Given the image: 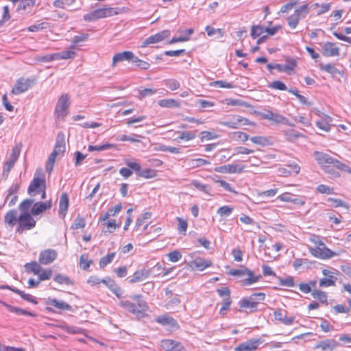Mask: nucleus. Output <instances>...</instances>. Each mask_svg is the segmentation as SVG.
<instances>
[{
  "label": "nucleus",
  "instance_id": "f257e3e1",
  "mask_svg": "<svg viewBox=\"0 0 351 351\" xmlns=\"http://www.w3.org/2000/svg\"><path fill=\"white\" fill-rule=\"evenodd\" d=\"M24 267L27 273L36 275L38 278V280H35L34 278L29 279L27 283L29 288L38 287L40 281L49 280L53 274L51 269H44L36 261L27 263L24 265Z\"/></svg>",
  "mask_w": 351,
  "mask_h": 351
},
{
  "label": "nucleus",
  "instance_id": "f03ea898",
  "mask_svg": "<svg viewBox=\"0 0 351 351\" xmlns=\"http://www.w3.org/2000/svg\"><path fill=\"white\" fill-rule=\"evenodd\" d=\"M309 241L314 245L313 247H308V251L313 256L326 260L337 255L335 252L326 245L319 235L311 234L309 237Z\"/></svg>",
  "mask_w": 351,
  "mask_h": 351
},
{
  "label": "nucleus",
  "instance_id": "7ed1b4c3",
  "mask_svg": "<svg viewBox=\"0 0 351 351\" xmlns=\"http://www.w3.org/2000/svg\"><path fill=\"white\" fill-rule=\"evenodd\" d=\"M66 151L65 136L62 132L57 134L56 141L52 152L48 157L46 162V171L51 173L53 171V165L57 158L63 157Z\"/></svg>",
  "mask_w": 351,
  "mask_h": 351
},
{
  "label": "nucleus",
  "instance_id": "20e7f679",
  "mask_svg": "<svg viewBox=\"0 0 351 351\" xmlns=\"http://www.w3.org/2000/svg\"><path fill=\"white\" fill-rule=\"evenodd\" d=\"M132 298L135 302L128 300L121 301L119 305L133 315L143 316L149 308L146 302L142 299L141 295H133Z\"/></svg>",
  "mask_w": 351,
  "mask_h": 351
},
{
  "label": "nucleus",
  "instance_id": "39448f33",
  "mask_svg": "<svg viewBox=\"0 0 351 351\" xmlns=\"http://www.w3.org/2000/svg\"><path fill=\"white\" fill-rule=\"evenodd\" d=\"M314 156L317 163L322 169L331 165L339 170L346 171L351 174V168L350 167L326 153L317 151L314 152Z\"/></svg>",
  "mask_w": 351,
  "mask_h": 351
},
{
  "label": "nucleus",
  "instance_id": "423d86ee",
  "mask_svg": "<svg viewBox=\"0 0 351 351\" xmlns=\"http://www.w3.org/2000/svg\"><path fill=\"white\" fill-rule=\"evenodd\" d=\"M44 189H47L45 173L42 168L39 167L36 169L28 186L27 193L29 195L34 197L40 194V191Z\"/></svg>",
  "mask_w": 351,
  "mask_h": 351
},
{
  "label": "nucleus",
  "instance_id": "0eeeda50",
  "mask_svg": "<svg viewBox=\"0 0 351 351\" xmlns=\"http://www.w3.org/2000/svg\"><path fill=\"white\" fill-rule=\"evenodd\" d=\"M309 3H304L294 10V12L287 18L288 26L291 29H295L302 19L305 18L309 13Z\"/></svg>",
  "mask_w": 351,
  "mask_h": 351
},
{
  "label": "nucleus",
  "instance_id": "6e6552de",
  "mask_svg": "<svg viewBox=\"0 0 351 351\" xmlns=\"http://www.w3.org/2000/svg\"><path fill=\"white\" fill-rule=\"evenodd\" d=\"M119 12L117 8H101L84 15V20L88 22L95 21L101 19L117 15Z\"/></svg>",
  "mask_w": 351,
  "mask_h": 351
},
{
  "label": "nucleus",
  "instance_id": "1a4fd4ad",
  "mask_svg": "<svg viewBox=\"0 0 351 351\" xmlns=\"http://www.w3.org/2000/svg\"><path fill=\"white\" fill-rule=\"evenodd\" d=\"M265 298V294L262 292L254 293L247 298H243L240 303V308H248L250 312L256 311L258 304Z\"/></svg>",
  "mask_w": 351,
  "mask_h": 351
},
{
  "label": "nucleus",
  "instance_id": "9d476101",
  "mask_svg": "<svg viewBox=\"0 0 351 351\" xmlns=\"http://www.w3.org/2000/svg\"><path fill=\"white\" fill-rule=\"evenodd\" d=\"M31 213H21L18 217L16 232L22 234L25 230H29L36 226V222Z\"/></svg>",
  "mask_w": 351,
  "mask_h": 351
},
{
  "label": "nucleus",
  "instance_id": "9b49d317",
  "mask_svg": "<svg viewBox=\"0 0 351 351\" xmlns=\"http://www.w3.org/2000/svg\"><path fill=\"white\" fill-rule=\"evenodd\" d=\"M69 105V95L66 93L62 94L58 98L54 111L57 119H63L67 115Z\"/></svg>",
  "mask_w": 351,
  "mask_h": 351
},
{
  "label": "nucleus",
  "instance_id": "f8f14e48",
  "mask_svg": "<svg viewBox=\"0 0 351 351\" xmlns=\"http://www.w3.org/2000/svg\"><path fill=\"white\" fill-rule=\"evenodd\" d=\"M228 274L230 276H237L241 279L244 277L245 274L250 275L247 281H245L244 284H254L258 282L261 278V275H255L254 271L245 267L241 269H232L230 270Z\"/></svg>",
  "mask_w": 351,
  "mask_h": 351
},
{
  "label": "nucleus",
  "instance_id": "ddd939ff",
  "mask_svg": "<svg viewBox=\"0 0 351 351\" xmlns=\"http://www.w3.org/2000/svg\"><path fill=\"white\" fill-rule=\"evenodd\" d=\"M159 351H187L183 344L173 339H164L159 343Z\"/></svg>",
  "mask_w": 351,
  "mask_h": 351
},
{
  "label": "nucleus",
  "instance_id": "4468645a",
  "mask_svg": "<svg viewBox=\"0 0 351 351\" xmlns=\"http://www.w3.org/2000/svg\"><path fill=\"white\" fill-rule=\"evenodd\" d=\"M230 117H232V120L221 121L219 123L220 125L231 129H237L241 125H254L255 124L254 123L251 122L247 118L240 115L233 114Z\"/></svg>",
  "mask_w": 351,
  "mask_h": 351
},
{
  "label": "nucleus",
  "instance_id": "2eb2a0df",
  "mask_svg": "<svg viewBox=\"0 0 351 351\" xmlns=\"http://www.w3.org/2000/svg\"><path fill=\"white\" fill-rule=\"evenodd\" d=\"M217 292L219 297L226 298L225 301H222L221 302V306L219 312L220 315L223 316L226 315V311L230 308L232 304V299L230 296L231 292L230 289L227 287H223L217 289Z\"/></svg>",
  "mask_w": 351,
  "mask_h": 351
},
{
  "label": "nucleus",
  "instance_id": "dca6fc26",
  "mask_svg": "<svg viewBox=\"0 0 351 351\" xmlns=\"http://www.w3.org/2000/svg\"><path fill=\"white\" fill-rule=\"evenodd\" d=\"M263 340L261 338H252L239 343L234 348V351H257Z\"/></svg>",
  "mask_w": 351,
  "mask_h": 351
},
{
  "label": "nucleus",
  "instance_id": "f3484780",
  "mask_svg": "<svg viewBox=\"0 0 351 351\" xmlns=\"http://www.w3.org/2000/svg\"><path fill=\"white\" fill-rule=\"evenodd\" d=\"M171 32L168 29L162 30L160 32L156 33L154 35H152L146 38L141 45L142 47H146L150 45L155 44L163 41L166 38L170 36Z\"/></svg>",
  "mask_w": 351,
  "mask_h": 351
},
{
  "label": "nucleus",
  "instance_id": "a211bd4d",
  "mask_svg": "<svg viewBox=\"0 0 351 351\" xmlns=\"http://www.w3.org/2000/svg\"><path fill=\"white\" fill-rule=\"evenodd\" d=\"M188 266L191 270L202 271L206 269L212 267L213 261L210 259L197 257L195 259L191 261L188 263Z\"/></svg>",
  "mask_w": 351,
  "mask_h": 351
},
{
  "label": "nucleus",
  "instance_id": "6ab92c4d",
  "mask_svg": "<svg viewBox=\"0 0 351 351\" xmlns=\"http://www.w3.org/2000/svg\"><path fill=\"white\" fill-rule=\"evenodd\" d=\"M156 322L161 326H167L169 330H178L180 328L178 322L167 313L158 316L156 318Z\"/></svg>",
  "mask_w": 351,
  "mask_h": 351
},
{
  "label": "nucleus",
  "instance_id": "aec40b11",
  "mask_svg": "<svg viewBox=\"0 0 351 351\" xmlns=\"http://www.w3.org/2000/svg\"><path fill=\"white\" fill-rule=\"evenodd\" d=\"M47 304L50 306H47L46 309L49 312H54V308L60 311H72V306L67 302L63 300H58L56 298H49L47 301Z\"/></svg>",
  "mask_w": 351,
  "mask_h": 351
},
{
  "label": "nucleus",
  "instance_id": "412c9836",
  "mask_svg": "<svg viewBox=\"0 0 351 351\" xmlns=\"http://www.w3.org/2000/svg\"><path fill=\"white\" fill-rule=\"evenodd\" d=\"M34 80L20 77L17 80L15 86L12 89L11 93L13 95H19L27 90L34 84Z\"/></svg>",
  "mask_w": 351,
  "mask_h": 351
},
{
  "label": "nucleus",
  "instance_id": "4be33fe9",
  "mask_svg": "<svg viewBox=\"0 0 351 351\" xmlns=\"http://www.w3.org/2000/svg\"><path fill=\"white\" fill-rule=\"evenodd\" d=\"M58 256V252L55 250L47 249L40 252L38 264L49 265L53 263Z\"/></svg>",
  "mask_w": 351,
  "mask_h": 351
},
{
  "label": "nucleus",
  "instance_id": "5701e85b",
  "mask_svg": "<svg viewBox=\"0 0 351 351\" xmlns=\"http://www.w3.org/2000/svg\"><path fill=\"white\" fill-rule=\"evenodd\" d=\"M110 215L108 212L106 213L102 216H100L99 218V221L103 226V228L105 229L106 232L109 233L113 232L117 228L120 227V223H117L114 219L109 221V217Z\"/></svg>",
  "mask_w": 351,
  "mask_h": 351
},
{
  "label": "nucleus",
  "instance_id": "b1692460",
  "mask_svg": "<svg viewBox=\"0 0 351 351\" xmlns=\"http://www.w3.org/2000/svg\"><path fill=\"white\" fill-rule=\"evenodd\" d=\"M300 171V167L295 162H291L286 167H279L278 172L279 176L288 177L292 175H298Z\"/></svg>",
  "mask_w": 351,
  "mask_h": 351
},
{
  "label": "nucleus",
  "instance_id": "393cba45",
  "mask_svg": "<svg viewBox=\"0 0 351 351\" xmlns=\"http://www.w3.org/2000/svg\"><path fill=\"white\" fill-rule=\"evenodd\" d=\"M339 346L338 342L333 339H326L319 341L316 343L313 348L315 350H321L322 351H333Z\"/></svg>",
  "mask_w": 351,
  "mask_h": 351
},
{
  "label": "nucleus",
  "instance_id": "a878e982",
  "mask_svg": "<svg viewBox=\"0 0 351 351\" xmlns=\"http://www.w3.org/2000/svg\"><path fill=\"white\" fill-rule=\"evenodd\" d=\"M244 169V165H241L239 164H228L215 167V171L216 172L223 173H240L243 171Z\"/></svg>",
  "mask_w": 351,
  "mask_h": 351
},
{
  "label": "nucleus",
  "instance_id": "bb28decb",
  "mask_svg": "<svg viewBox=\"0 0 351 351\" xmlns=\"http://www.w3.org/2000/svg\"><path fill=\"white\" fill-rule=\"evenodd\" d=\"M261 117L263 119L274 121L276 123L288 124L289 120L282 114L267 110L265 112L261 113Z\"/></svg>",
  "mask_w": 351,
  "mask_h": 351
},
{
  "label": "nucleus",
  "instance_id": "cd10ccee",
  "mask_svg": "<svg viewBox=\"0 0 351 351\" xmlns=\"http://www.w3.org/2000/svg\"><path fill=\"white\" fill-rule=\"evenodd\" d=\"M152 273L151 269L142 268L136 270L132 274L129 282L131 284L142 282L148 278Z\"/></svg>",
  "mask_w": 351,
  "mask_h": 351
},
{
  "label": "nucleus",
  "instance_id": "c85d7f7f",
  "mask_svg": "<svg viewBox=\"0 0 351 351\" xmlns=\"http://www.w3.org/2000/svg\"><path fill=\"white\" fill-rule=\"evenodd\" d=\"M58 206V215L60 218L64 219L69 207V197L66 193L61 194Z\"/></svg>",
  "mask_w": 351,
  "mask_h": 351
},
{
  "label": "nucleus",
  "instance_id": "c756f323",
  "mask_svg": "<svg viewBox=\"0 0 351 351\" xmlns=\"http://www.w3.org/2000/svg\"><path fill=\"white\" fill-rule=\"evenodd\" d=\"M339 48L337 45L332 42H326L322 46V54L326 57L339 56Z\"/></svg>",
  "mask_w": 351,
  "mask_h": 351
},
{
  "label": "nucleus",
  "instance_id": "7c9ffc66",
  "mask_svg": "<svg viewBox=\"0 0 351 351\" xmlns=\"http://www.w3.org/2000/svg\"><path fill=\"white\" fill-rule=\"evenodd\" d=\"M52 207L51 199L45 202H38L35 203L31 210V214L34 216L42 214Z\"/></svg>",
  "mask_w": 351,
  "mask_h": 351
},
{
  "label": "nucleus",
  "instance_id": "2f4dec72",
  "mask_svg": "<svg viewBox=\"0 0 351 351\" xmlns=\"http://www.w3.org/2000/svg\"><path fill=\"white\" fill-rule=\"evenodd\" d=\"M101 283L104 284L108 289L119 298H121L122 290L116 282L110 277H106L101 280Z\"/></svg>",
  "mask_w": 351,
  "mask_h": 351
},
{
  "label": "nucleus",
  "instance_id": "473e14b6",
  "mask_svg": "<svg viewBox=\"0 0 351 351\" xmlns=\"http://www.w3.org/2000/svg\"><path fill=\"white\" fill-rule=\"evenodd\" d=\"M134 54L130 51H125L121 53H116L112 58V66L114 67L116 64L123 60L132 61Z\"/></svg>",
  "mask_w": 351,
  "mask_h": 351
},
{
  "label": "nucleus",
  "instance_id": "72a5a7b5",
  "mask_svg": "<svg viewBox=\"0 0 351 351\" xmlns=\"http://www.w3.org/2000/svg\"><path fill=\"white\" fill-rule=\"evenodd\" d=\"M274 317L276 320L280 322L285 325H291L295 320L294 316L287 317L280 309L274 311Z\"/></svg>",
  "mask_w": 351,
  "mask_h": 351
},
{
  "label": "nucleus",
  "instance_id": "f704fd0d",
  "mask_svg": "<svg viewBox=\"0 0 351 351\" xmlns=\"http://www.w3.org/2000/svg\"><path fill=\"white\" fill-rule=\"evenodd\" d=\"M17 211L15 209L8 210L4 216V222L10 228H13L18 222Z\"/></svg>",
  "mask_w": 351,
  "mask_h": 351
},
{
  "label": "nucleus",
  "instance_id": "c9c22d12",
  "mask_svg": "<svg viewBox=\"0 0 351 351\" xmlns=\"http://www.w3.org/2000/svg\"><path fill=\"white\" fill-rule=\"evenodd\" d=\"M278 199L284 202H291L300 206L305 204V200L302 198H293L290 193L286 192L278 196Z\"/></svg>",
  "mask_w": 351,
  "mask_h": 351
},
{
  "label": "nucleus",
  "instance_id": "e433bc0d",
  "mask_svg": "<svg viewBox=\"0 0 351 351\" xmlns=\"http://www.w3.org/2000/svg\"><path fill=\"white\" fill-rule=\"evenodd\" d=\"M250 141L257 145L265 147L273 145L271 138L265 136H254L250 138Z\"/></svg>",
  "mask_w": 351,
  "mask_h": 351
},
{
  "label": "nucleus",
  "instance_id": "4c0bfd02",
  "mask_svg": "<svg viewBox=\"0 0 351 351\" xmlns=\"http://www.w3.org/2000/svg\"><path fill=\"white\" fill-rule=\"evenodd\" d=\"M158 105L161 108H178L180 107V101L173 98L160 99L158 101Z\"/></svg>",
  "mask_w": 351,
  "mask_h": 351
},
{
  "label": "nucleus",
  "instance_id": "58836bf2",
  "mask_svg": "<svg viewBox=\"0 0 351 351\" xmlns=\"http://www.w3.org/2000/svg\"><path fill=\"white\" fill-rule=\"evenodd\" d=\"M86 221L85 217L78 214L73 222L71 225V230L74 231L84 230L86 227Z\"/></svg>",
  "mask_w": 351,
  "mask_h": 351
},
{
  "label": "nucleus",
  "instance_id": "ea45409f",
  "mask_svg": "<svg viewBox=\"0 0 351 351\" xmlns=\"http://www.w3.org/2000/svg\"><path fill=\"white\" fill-rule=\"evenodd\" d=\"M221 104L226 106H244L249 108L250 107V104L238 99H232V98H226L222 99Z\"/></svg>",
  "mask_w": 351,
  "mask_h": 351
},
{
  "label": "nucleus",
  "instance_id": "a19ab883",
  "mask_svg": "<svg viewBox=\"0 0 351 351\" xmlns=\"http://www.w3.org/2000/svg\"><path fill=\"white\" fill-rule=\"evenodd\" d=\"M187 164L190 169H196L202 166L210 165V162L202 158H197L190 159Z\"/></svg>",
  "mask_w": 351,
  "mask_h": 351
},
{
  "label": "nucleus",
  "instance_id": "79ce46f5",
  "mask_svg": "<svg viewBox=\"0 0 351 351\" xmlns=\"http://www.w3.org/2000/svg\"><path fill=\"white\" fill-rule=\"evenodd\" d=\"M57 327L61 328L64 331L66 332L69 334L76 335V334H83L84 330L82 328L71 326L66 324L65 323H62L60 325H57Z\"/></svg>",
  "mask_w": 351,
  "mask_h": 351
},
{
  "label": "nucleus",
  "instance_id": "37998d69",
  "mask_svg": "<svg viewBox=\"0 0 351 351\" xmlns=\"http://www.w3.org/2000/svg\"><path fill=\"white\" fill-rule=\"evenodd\" d=\"M331 118L328 116L324 117L321 120L316 121V126L324 132H329L330 130Z\"/></svg>",
  "mask_w": 351,
  "mask_h": 351
},
{
  "label": "nucleus",
  "instance_id": "c03bdc74",
  "mask_svg": "<svg viewBox=\"0 0 351 351\" xmlns=\"http://www.w3.org/2000/svg\"><path fill=\"white\" fill-rule=\"evenodd\" d=\"M311 295L321 303L327 304L328 295L326 292L318 289H313L311 292Z\"/></svg>",
  "mask_w": 351,
  "mask_h": 351
},
{
  "label": "nucleus",
  "instance_id": "a18cd8bd",
  "mask_svg": "<svg viewBox=\"0 0 351 351\" xmlns=\"http://www.w3.org/2000/svg\"><path fill=\"white\" fill-rule=\"evenodd\" d=\"M108 149H117V145L115 144L106 143L101 145H88V147L89 152H101Z\"/></svg>",
  "mask_w": 351,
  "mask_h": 351
},
{
  "label": "nucleus",
  "instance_id": "49530a36",
  "mask_svg": "<svg viewBox=\"0 0 351 351\" xmlns=\"http://www.w3.org/2000/svg\"><path fill=\"white\" fill-rule=\"evenodd\" d=\"M285 135L287 140L291 142L295 141L298 138L304 136L302 133L293 129L285 131Z\"/></svg>",
  "mask_w": 351,
  "mask_h": 351
},
{
  "label": "nucleus",
  "instance_id": "de8ad7c7",
  "mask_svg": "<svg viewBox=\"0 0 351 351\" xmlns=\"http://www.w3.org/2000/svg\"><path fill=\"white\" fill-rule=\"evenodd\" d=\"M196 131H183L180 132L178 137V141H190L195 138L197 136Z\"/></svg>",
  "mask_w": 351,
  "mask_h": 351
},
{
  "label": "nucleus",
  "instance_id": "09e8293b",
  "mask_svg": "<svg viewBox=\"0 0 351 351\" xmlns=\"http://www.w3.org/2000/svg\"><path fill=\"white\" fill-rule=\"evenodd\" d=\"M314 9H317L316 10V15L319 16L321 14H323L330 9V3H325L322 4H319V3H315L312 5V6Z\"/></svg>",
  "mask_w": 351,
  "mask_h": 351
},
{
  "label": "nucleus",
  "instance_id": "8fccbe9b",
  "mask_svg": "<svg viewBox=\"0 0 351 351\" xmlns=\"http://www.w3.org/2000/svg\"><path fill=\"white\" fill-rule=\"evenodd\" d=\"M193 29L190 28L186 29V35L185 36H180L178 38L173 37L169 41V44H173L176 43L186 42L190 40L191 36L193 34Z\"/></svg>",
  "mask_w": 351,
  "mask_h": 351
},
{
  "label": "nucleus",
  "instance_id": "3c124183",
  "mask_svg": "<svg viewBox=\"0 0 351 351\" xmlns=\"http://www.w3.org/2000/svg\"><path fill=\"white\" fill-rule=\"evenodd\" d=\"M115 256H116L115 252H111V253H108L107 255L103 256L99 260V267L101 268H104L106 265H108V264H110V263L112 262Z\"/></svg>",
  "mask_w": 351,
  "mask_h": 351
},
{
  "label": "nucleus",
  "instance_id": "603ef678",
  "mask_svg": "<svg viewBox=\"0 0 351 351\" xmlns=\"http://www.w3.org/2000/svg\"><path fill=\"white\" fill-rule=\"evenodd\" d=\"M157 176V171L154 169L147 168L143 170H141L140 173H138V176L141 178H143L145 179H149L155 178Z\"/></svg>",
  "mask_w": 351,
  "mask_h": 351
},
{
  "label": "nucleus",
  "instance_id": "864d4df0",
  "mask_svg": "<svg viewBox=\"0 0 351 351\" xmlns=\"http://www.w3.org/2000/svg\"><path fill=\"white\" fill-rule=\"evenodd\" d=\"M265 33V27L261 25H252L251 27V36L253 38H257L264 35Z\"/></svg>",
  "mask_w": 351,
  "mask_h": 351
},
{
  "label": "nucleus",
  "instance_id": "5fc2aeb1",
  "mask_svg": "<svg viewBox=\"0 0 351 351\" xmlns=\"http://www.w3.org/2000/svg\"><path fill=\"white\" fill-rule=\"evenodd\" d=\"M33 203L34 200L32 199H24L20 203L19 208L22 212V213H29L28 211L32 207Z\"/></svg>",
  "mask_w": 351,
  "mask_h": 351
},
{
  "label": "nucleus",
  "instance_id": "6e6d98bb",
  "mask_svg": "<svg viewBox=\"0 0 351 351\" xmlns=\"http://www.w3.org/2000/svg\"><path fill=\"white\" fill-rule=\"evenodd\" d=\"M54 281L60 285H72L73 281L66 276L57 274L53 278Z\"/></svg>",
  "mask_w": 351,
  "mask_h": 351
},
{
  "label": "nucleus",
  "instance_id": "4d7b16f0",
  "mask_svg": "<svg viewBox=\"0 0 351 351\" xmlns=\"http://www.w3.org/2000/svg\"><path fill=\"white\" fill-rule=\"evenodd\" d=\"M316 192L321 194L326 195H333L335 194L334 188L326 185V184H319L316 187Z\"/></svg>",
  "mask_w": 351,
  "mask_h": 351
},
{
  "label": "nucleus",
  "instance_id": "13d9d810",
  "mask_svg": "<svg viewBox=\"0 0 351 351\" xmlns=\"http://www.w3.org/2000/svg\"><path fill=\"white\" fill-rule=\"evenodd\" d=\"M320 70L325 71L328 73H330L332 75H335L337 73H339V70L335 66V65L329 63L326 64H321L319 65Z\"/></svg>",
  "mask_w": 351,
  "mask_h": 351
},
{
  "label": "nucleus",
  "instance_id": "bf43d9fd",
  "mask_svg": "<svg viewBox=\"0 0 351 351\" xmlns=\"http://www.w3.org/2000/svg\"><path fill=\"white\" fill-rule=\"evenodd\" d=\"M337 280L336 276H330V278H323L319 280V286L322 287H328L335 286Z\"/></svg>",
  "mask_w": 351,
  "mask_h": 351
},
{
  "label": "nucleus",
  "instance_id": "052dcab7",
  "mask_svg": "<svg viewBox=\"0 0 351 351\" xmlns=\"http://www.w3.org/2000/svg\"><path fill=\"white\" fill-rule=\"evenodd\" d=\"M176 221L178 222V232L181 234H186V232L188 228L187 221L182 217H177Z\"/></svg>",
  "mask_w": 351,
  "mask_h": 351
},
{
  "label": "nucleus",
  "instance_id": "680f3d73",
  "mask_svg": "<svg viewBox=\"0 0 351 351\" xmlns=\"http://www.w3.org/2000/svg\"><path fill=\"white\" fill-rule=\"evenodd\" d=\"M297 66V62L293 58L286 59V64H284L285 72L290 73L293 71Z\"/></svg>",
  "mask_w": 351,
  "mask_h": 351
},
{
  "label": "nucleus",
  "instance_id": "e2e57ef3",
  "mask_svg": "<svg viewBox=\"0 0 351 351\" xmlns=\"http://www.w3.org/2000/svg\"><path fill=\"white\" fill-rule=\"evenodd\" d=\"M14 293L19 295L23 299L25 300H27L29 302H32L33 304H37V301L34 298L33 295L29 293H26L25 291L19 290V289H15L13 290Z\"/></svg>",
  "mask_w": 351,
  "mask_h": 351
},
{
  "label": "nucleus",
  "instance_id": "0e129e2a",
  "mask_svg": "<svg viewBox=\"0 0 351 351\" xmlns=\"http://www.w3.org/2000/svg\"><path fill=\"white\" fill-rule=\"evenodd\" d=\"M219 136L216 133L209 131H203L200 133V140L202 141L216 139L219 138Z\"/></svg>",
  "mask_w": 351,
  "mask_h": 351
},
{
  "label": "nucleus",
  "instance_id": "69168bd1",
  "mask_svg": "<svg viewBox=\"0 0 351 351\" xmlns=\"http://www.w3.org/2000/svg\"><path fill=\"white\" fill-rule=\"evenodd\" d=\"M328 202H331L332 206L335 207H343V208H346V210H349V208H350L349 204L346 203L345 202L342 201L340 199L330 197L328 199Z\"/></svg>",
  "mask_w": 351,
  "mask_h": 351
},
{
  "label": "nucleus",
  "instance_id": "338daca9",
  "mask_svg": "<svg viewBox=\"0 0 351 351\" xmlns=\"http://www.w3.org/2000/svg\"><path fill=\"white\" fill-rule=\"evenodd\" d=\"M92 264V261L89 260L87 254H82L80 258V265L84 270H88Z\"/></svg>",
  "mask_w": 351,
  "mask_h": 351
},
{
  "label": "nucleus",
  "instance_id": "774afa93",
  "mask_svg": "<svg viewBox=\"0 0 351 351\" xmlns=\"http://www.w3.org/2000/svg\"><path fill=\"white\" fill-rule=\"evenodd\" d=\"M165 86L171 90H178L180 86V82L175 79H167L164 81Z\"/></svg>",
  "mask_w": 351,
  "mask_h": 351
}]
</instances>
